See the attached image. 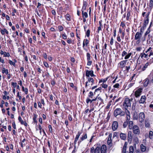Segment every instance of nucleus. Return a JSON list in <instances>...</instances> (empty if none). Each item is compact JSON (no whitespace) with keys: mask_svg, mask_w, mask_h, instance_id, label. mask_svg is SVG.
Masks as SVG:
<instances>
[{"mask_svg":"<svg viewBox=\"0 0 153 153\" xmlns=\"http://www.w3.org/2000/svg\"><path fill=\"white\" fill-rule=\"evenodd\" d=\"M149 52V56L150 57L152 55H153V51L152 50H151Z\"/></svg>","mask_w":153,"mask_h":153,"instance_id":"obj_57","label":"nucleus"},{"mask_svg":"<svg viewBox=\"0 0 153 153\" xmlns=\"http://www.w3.org/2000/svg\"><path fill=\"white\" fill-rule=\"evenodd\" d=\"M125 112L119 108H116L114 112V115L115 117H116L118 115H120V117H122L125 115Z\"/></svg>","mask_w":153,"mask_h":153,"instance_id":"obj_2","label":"nucleus"},{"mask_svg":"<svg viewBox=\"0 0 153 153\" xmlns=\"http://www.w3.org/2000/svg\"><path fill=\"white\" fill-rule=\"evenodd\" d=\"M65 18L67 20L70 21L71 20V17L70 15L68 14H67L65 16Z\"/></svg>","mask_w":153,"mask_h":153,"instance_id":"obj_28","label":"nucleus"},{"mask_svg":"<svg viewBox=\"0 0 153 153\" xmlns=\"http://www.w3.org/2000/svg\"><path fill=\"white\" fill-rule=\"evenodd\" d=\"M92 61L90 60H88V62H87V65L88 66H90L91 65V64L92 63Z\"/></svg>","mask_w":153,"mask_h":153,"instance_id":"obj_58","label":"nucleus"},{"mask_svg":"<svg viewBox=\"0 0 153 153\" xmlns=\"http://www.w3.org/2000/svg\"><path fill=\"white\" fill-rule=\"evenodd\" d=\"M138 116L137 112L136 111L134 112L133 114V119L136 120H137L138 119Z\"/></svg>","mask_w":153,"mask_h":153,"instance_id":"obj_25","label":"nucleus"},{"mask_svg":"<svg viewBox=\"0 0 153 153\" xmlns=\"http://www.w3.org/2000/svg\"><path fill=\"white\" fill-rule=\"evenodd\" d=\"M37 103L38 104V107H39L40 108H42V104H41V103L39 101V102H37Z\"/></svg>","mask_w":153,"mask_h":153,"instance_id":"obj_60","label":"nucleus"},{"mask_svg":"<svg viewBox=\"0 0 153 153\" xmlns=\"http://www.w3.org/2000/svg\"><path fill=\"white\" fill-rule=\"evenodd\" d=\"M128 125V121H127L126 122H125L123 124V128H126L127 126Z\"/></svg>","mask_w":153,"mask_h":153,"instance_id":"obj_44","label":"nucleus"},{"mask_svg":"<svg viewBox=\"0 0 153 153\" xmlns=\"http://www.w3.org/2000/svg\"><path fill=\"white\" fill-rule=\"evenodd\" d=\"M11 85L14 88H15L16 86L17 83L16 82H12Z\"/></svg>","mask_w":153,"mask_h":153,"instance_id":"obj_59","label":"nucleus"},{"mask_svg":"<svg viewBox=\"0 0 153 153\" xmlns=\"http://www.w3.org/2000/svg\"><path fill=\"white\" fill-rule=\"evenodd\" d=\"M127 145V142H125L124 144V145L123 147V152H125V151L126 150V148Z\"/></svg>","mask_w":153,"mask_h":153,"instance_id":"obj_32","label":"nucleus"},{"mask_svg":"<svg viewBox=\"0 0 153 153\" xmlns=\"http://www.w3.org/2000/svg\"><path fill=\"white\" fill-rule=\"evenodd\" d=\"M88 82H91V85H92L94 83V80L93 78L88 77V80L87 81L85 82V88H87L88 86L89 85V84H88Z\"/></svg>","mask_w":153,"mask_h":153,"instance_id":"obj_8","label":"nucleus"},{"mask_svg":"<svg viewBox=\"0 0 153 153\" xmlns=\"http://www.w3.org/2000/svg\"><path fill=\"white\" fill-rule=\"evenodd\" d=\"M130 10H128L127 11V14L126 19L127 20H128L131 18H130Z\"/></svg>","mask_w":153,"mask_h":153,"instance_id":"obj_27","label":"nucleus"},{"mask_svg":"<svg viewBox=\"0 0 153 153\" xmlns=\"http://www.w3.org/2000/svg\"><path fill=\"white\" fill-rule=\"evenodd\" d=\"M37 115L36 114H34L33 117V121L34 123H37V120H36V118H37Z\"/></svg>","mask_w":153,"mask_h":153,"instance_id":"obj_36","label":"nucleus"},{"mask_svg":"<svg viewBox=\"0 0 153 153\" xmlns=\"http://www.w3.org/2000/svg\"><path fill=\"white\" fill-rule=\"evenodd\" d=\"M142 49L141 47H137L136 48V50L137 51H140Z\"/></svg>","mask_w":153,"mask_h":153,"instance_id":"obj_61","label":"nucleus"},{"mask_svg":"<svg viewBox=\"0 0 153 153\" xmlns=\"http://www.w3.org/2000/svg\"><path fill=\"white\" fill-rule=\"evenodd\" d=\"M149 6L150 7H153V1H150Z\"/></svg>","mask_w":153,"mask_h":153,"instance_id":"obj_53","label":"nucleus"},{"mask_svg":"<svg viewBox=\"0 0 153 153\" xmlns=\"http://www.w3.org/2000/svg\"><path fill=\"white\" fill-rule=\"evenodd\" d=\"M118 126V123L117 121H114L113 122L112 125V129L113 131H115L116 130Z\"/></svg>","mask_w":153,"mask_h":153,"instance_id":"obj_9","label":"nucleus"},{"mask_svg":"<svg viewBox=\"0 0 153 153\" xmlns=\"http://www.w3.org/2000/svg\"><path fill=\"white\" fill-rule=\"evenodd\" d=\"M83 42H84V43L85 44V45H86V46H87L88 45L89 43V41L87 39H84Z\"/></svg>","mask_w":153,"mask_h":153,"instance_id":"obj_41","label":"nucleus"},{"mask_svg":"<svg viewBox=\"0 0 153 153\" xmlns=\"http://www.w3.org/2000/svg\"><path fill=\"white\" fill-rule=\"evenodd\" d=\"M120 137L122 140H125L126 138V134L121 133L120 134Z\"/></svg>","mask_w":153,"mask_h":153,"instance_id":"obj_21","label":"nucleus"},{"mask_svg":"<svg viewBox=\"0 0 153 153\" xmlns=\"http://www.w3.org/2000/svg\"><path fill=\"white\" fill-rule=\"evenodd\" d=\"M140 149L141 151L143 152H145L146 149V147L144 146L143 144L140 145Z\"/></svg>","mask_w":153,"mask_h":153,"instance_id":"obj_23","label":"nucleus"},{"mask_svg":"<svg viewBox=\"0 0 153 153\" xmlns=\"http://www.w3.org/2000/svg\"><path fill=\"white\" fill-rule=\"evenodd\" d=\"M87 134L86 133H84L83 134L82 136L80 138V139L78 142V144H80L82 141L87 139Z\"/></svg>","mask_w":153,"mask_h":153,"instance_id":"obj_10","label":"nucleus"},{"mask_svg":"<svg viewBox=\"0 0 153 153\" xmlns=\"http://www.w3.org/2000/svg\"><path fill=\"white\" fill-rule=\"evenodd\" d=\"M94 94V92L93 93L92 91H90L88 94V96L89 98H93Z\"/></svg>","mask_w":153,"mask_h":153,"instance_id":"obj_29","label":"nucleus"},{"mask_svg":"<svg viewBox=\"0 0 153 153\" xmlns=\"http://www.w3.org/2000/svg\"><path fill=\"white\" fill-rule=\"evenodd\" d=\"M22 90L23 91L25 92V94H28V90L27 88H25L24 87L22 86Z\"/></svg>","mask_w":153,"mask_h":153,"instance_id":"obj_34","label":"nucleus"},{"mask_svg":"<svg viewBox=\"0 0 153 153\" xmlns=\"http://www.w3.org/2000/svg\"><path fill=\"white\" fill-rule=\"evenodd\" d=\"M133 100L132 98L130 99L128 98H126L125 99V101L123 102V105L125 107V108L127 109L128 107L131 106V102Z\"/></svg>","mask_w":153,"mask_h":153,"instance_id":"obj_3","label":"nucleus"},{"mask_svg":"<svg viewBox=\"0 0 153 153\" xmlns=\"http://www.w3.org/2000/svg\"><path fill=\"white\" fill-rule=\"evenodd\" d=\"M85 44L84 43V42H83V49L86 51H88V49L86 48V46H85Z\"/></svg>","mask_w":153,"mask_h":153,"instance_id":"obj_48","label":"nucleus"},{"mask_svg":"<svg viewBox=\"0 0 153 153\" xmlns=\"http://www.w3.org/2000/svg\"><path fill=\"white\" fill-rule=\"evenodd\" d=\"M9 62L10 64V65H13V66H16V64H15V63H14V62H13L11 60H9Z\"/></svg>","mask_w":153,"mask_h":153,"instance_id":"obj_46","label":"nucleus"},{"mask_svg":"<svg viewBox=\"0 0 153 153\" xmlns=\"http://www.w3.org/2000/svg\"><path fill=\"white\" fill-rule=\"evenodd\" d=\"M149 137L151 139L153 138V132L152 131H150L149 132Z\"/></svg>","mask_w":153,"mask_h":153,"instance_id":"obj_33","label":"nucleus"},{"mask_svg":"<svg viewBox=\"0 0 153 153\" xmlns=\"http://www.w3.org/2000/svg\"><path fill=\"white\" fill-rule=\"evenodd\" d=\"M39 130H40V133L41 134H42V128L41 126V125L40 124L39 125Z\"/></svg>","mask_w":153,"mask_h":153,"instance_id":"obj_51","label":"nucleus"},{"mask_svg":"<svg viewBox=\"0 0 153 153\" xmlns=\"http://www.w3.org/2000/svg\"><path fill=\"white\" fill-rule=\"evenodd\" d=\"M58 29L59 31H63L64 28L62 25H59L58 27Z\"/></svg>","mask_w":153,"mask_h":153,"instance_id":"obj_39","label":"nucleus"},{"mask_svg":"<svg viewBox=\"0 0 153 153\" xmlns=\"http://www.w3.org/2000/svg\"><path fill=\"white\" fill-rule=\"evenodd\" d=\"M145 115L143 112H140L138 114V120L139 122L142 123L144 121Z\"/></svg>","mask_w":153,"mask_h":153,"instance_id":"obj_6","label":"nucleus"},{"mask_svg":"<svg viewBox=\"0 0 153 153\" xmlns=\"http://www.w3.org/2000/svg\"><path fill=\"white\" fill-rule=\"evenodd\" d=\"M142 31L141 30V31L137 32L136 33L134 39L136 40H137L136 42L137 44L139 43L140 39L142 36Z\"/></svg>","mask_w":153,"mask_h":153,"instance_id":"obj_4","label":"nucleus"},{"mask_svg":"<svg viewBox=\"0 0 153 153\" xmlns=\"http://www.w3.org/2000/svg\"><path fill=\"white\" fill-rule=\"evenodd\" d=\"M151 63L150 62H147L142 68V70L143 71H145L146 69L148 67V66Z\"/></svg>","mask_w":153,"mask_h":153,"instance_id":"obj_24","label":"nucleus"},{"mask_svg":"<svg viewBox=\"0 0 153 153\" xmlns=\"http://www.w3.org/2000/svg\"><path fill=\"white\" fill-rule=\"evenodd\" d=\"M133 133L135 134L139 135L140 133V130L139 127L137 125L134 126L132 128Z\"/></svg>","mask_w":153,"mask_h":153,"instance_id":"obj_7","label":"nucleus"},{"mask_svg":"<svg viewBox=\"0 0 153 153\" xmlns=\"http://www.w3.org/2000/svg\"><path fill=\"white\" fill-rule=\"evenodd\" d=\"M48 128L49 129V131L50 132L52 133L53 132L52 128L51 126V125L48 126Z\"/></svg>","mask_w":153,"mask_h":153,"instance_id":"obj_50","label":"nucleus"},{"mask_svg":"<svg viewBox=\"0 0 153 153\" xmlns=\"http://www.w3.org/2000/svg\"><path fill=\"white\" fill-rule=\"evenodd\" d=\"M132 63V61H129L128 65L125 66L126 68V72L128 73L129 72L131 68V66Z\"/></svg>","mask_w":153,"mask_h":153,"instance_id":"obj_14","label":"nucleus"},{"mask_svg":"<svg viewBox=\"0 0 153 153\" xmlns=\"http://www.w3.org/2000/svg\"><path fill=\"white\" fill-rule=\"evenodd\" d=\"M44 66L46 68H48L49 67V65L48 63L47 62H44Z\"/></svg>","mask_w":153,"mask_h":153,"instance_id":"obj_56","label":"nucleus"},{"mask_svg":"<svg viewBox=\"0 0 153 153\" xmlns=\"http://www.w3.org/2000/svg\"><path fill=\"white\" fill-rule=\"evenodd\" d=\"M149 14H148L146 16V19L144 20V22L143 23V27H146L147 25L149 23Z\"/></svg>","mask_w":153,"mask_h":153,"instance_id":"obj_12","label":"nucleus"},{"mask_svg":"<svg viewBox=\"0 0 153 153\" xmlns=\"http://www.w3.org/2000/svg\"><path fill=\"white\" fill-rule=\"evenodd\" d=\"M129 153H133L134 150V147L132 146H130L129 149Z\"/></svg>","mask_w":153,"mask_h":153,"instance_id":"obj_30","label":"nucleus"},{"mask_svg":"<svg viewBox=\"0 0 153 153\" xmlns=\"http://www.w3.org/2000/svg\"><path fill=\"white\" fill-rule=\"evenodd\" d=\"M128 127L130 130L132 129L134 127L133 122L132 121H128Z\"/></svg>","mask_w":153,"mask_h":153,"instance_id":"obj_15","label":"nucleus"},{"mask_svg":"<svg viewBox=\"0 0 153 153\" xmlns=\"http://www.w3.org/2000/svg\"><path fill=\"white\" fill-rule=\"evenodd\" d=\"M95 147H92L90 149V153H106V146L105 145H103L101 146L100 145H95Z\"/></svg>","mask_w":153,"mask_h":153,"instance_id":"obj_1","label":"nucleus"},{"mask_svg":"<svg viewBox=\"0 0 153 153\" xmlns=\"http://www.w3.org/2000/svg\"><path fill=\"white\" fill-rule=\"evenodd\" d=\"M82 133L81 131H79L78 132L77 134H76L75 137L79 139V137L80 136L81 134Z\"/></svg>","mask_w":153,"mask_h":153,"instance_id":"obj_42","label":"nucleus"},{"mask_svg":"<svg viewBox=\"0 0 153 153\" xmlns=\"http://www.w3.org/2000/svg\"><path fill=\"white\" fill-rule=\"evenodd\" d=\"M91 71L87 70L86 72V76L87 77H89V76L90 75Z\"/></svg>","mask_w":153,"mask_h":153,"instance_id":"obj_37","label":"nucleus"},{"mask_svg":"<svg viewBox=\"0 0 153 153\" xmlns=\"http://www.w3.org/2000/svg\"><path fill=\"white\" fill-rule=\"evenodd\" d=\"M108 79V77H107L105 79H102L99 80V83H105L107 81Z\"/></svg>","mask_w":153,"mask_h":153,"instance_id":"obj_26","label":"nucleus"},{"mask_svg":"<svg viewBox=\"0 0 153 153\" xmlns=\"http://www.w3.org/2000/svg\"><path fill=\"white\" fill-rule=\"evenodd\" d=\"M86 56L87 60H90L91 59L90 54L89 53H87L86 54Z\"/></svg>","mask_w":153,"mask_h":153,"instance_id":"obj_40","label":"nucleus"},{"mask_svg":"<svg viewBox=\"0 0 153 153\" xmlns=\"http://www.w3.org/2000/svg\"><path fill=\"white\" fill-rule=\"evenodd\" d=\"M132 132L131 131H129L128 133V141H131Z\"/></svg>","mask_w":153,"mask_h":153,"instance_id":"obj_22","label":"nucleus"},{"mask_svg":"<svg viewBox=\"0 0 153 153\" xmlns=\"http://www.w3.org/2000/svg\"><path fill=\"white\" fill-rule=\"evenodd\" d=\"M149 82V79L148 78L146 79L143 81V85L145 87L147 86Z\"/></svg>","mask_w":153,"mask_h":153,"instance_id":"obj_16","label":"nucleus"},{"mask_svg":"<svg viewBox=\"0 0 153 153\" xmlns=\"http://www.w3.org/2000/svg\"><path fill=\"white\" fill-rule=\"evenodd\" d=\"M90 30L88 29V30L86 32V35L88 37H89L90 36Z\"/></svg>","mask_w":153,"mask_h":153,"instance_id":"obj_43","label":"nucleus"},{"mask_svg":"<svg viewBox=\"0 0 153 153\" xmlns=\"http://www.w3.org/2000/svg\"><path fill=\"white\" fill-rule=\"evenodd\" d=\"M40 102L41 104H42L43 106L45 105V104L43 99L41 98L40 100Z\"/></svg>","mask_w":153,"mask_h":153,"instance_id":"obj_52","label":"nucleus"},{"mask_svg":"<svg viewBox=\"0 0 153 153\" xmlns=\"http://www.w3.org/2000/svg\"><path fill=\"white\" fill-rule=\"evenodd\" d=\"M127 54V52L126 51H124L122 53V57H123L124 56H126V54Z\"/></svg>","mask_w":153,"mask_h":153,"instance_id":"obj_45","label":"nucleus"},{"mask_svg":"<svg viewBox=\"0 0 153 153\" xmlns=\"http://www.w3.org/2000/svg\"><path fill=\"white\" fill-rule=\"evenodd\" d=\"M101 87H100L96 89L95 90V91H94V94H95V93H96V92H97V91H100V90H101Z\"/></svg>","mask_w":153,"mask_h":153,"instance_id":"obj_54","label":"nucleus"},{"mask_svg":"<svg viewBox=\"0 0 153 153\" xmlns=\"http://www.w3.org/2000/svg\"><path fill=\"white\" fill-rule=\"evenodd\" d=\"M101 85L102 86V88H103L105 89H107L108 87V85L105 83H102Z\"/></svg>","mask_w":153,"mask_h":153,"instance_id":"obj_38","label":"nucleus"},{"mask_svg":"<svg viewBox=\"0 0 153 153\" xmlns=\"http://www.w3.org/2000/svg\"><path fill=\"white\" fill-rule=\"evenodd\" d=\"M1 33L2 35H4L5 34V33L7 34L8 35L9 34V32L7 29L5 28H4L3 29L1 30Z\"/></svg>","mask_w":153,"mask_h":153,"instance_id":"obj_20","label":"nucleus"},{"mask_svg":"<svg viewBox=\"0 0 153 153\" xmlns=\"http://www.w3.org/2000/svg\"><path fill=\"white\" fill-rule=\"evenodd\" d=\"M150 27L148 28L146 32L145 33L144 35V38L143 39L142 41H144L146 39V36L147 35H148L149 33H150Z\"/></svg>","mask_w":153,"mask_h":153,"instance_id":"obj_17","label":"nucleus"},{"mask_svg":"<svg viewBox=\"0 0 153 153\" xmlns=\"http://www.w3.org/2000/svg\"><path fill=\"white\" fill-rule=\"evenodd\" d=\"M98 100L101 101V103L103 102V100L100 97H97Z\"/></svg>","mask_w":153,"mask_h":153,"instance_id":"obj_63","label":"nucleus"},{"mask_svg":"<svg viewBox=\"0 0 153 153\" xmlns=\"http://www.w3.org/2000/svg\"><path fill=\"white\" fill-rule=\"evenodd\" d=\"M119 84L117 83L114 85L113 87L114 88H119Z\"/></svg>","mask_w":153,"mask_h":153,"instance_id":"obj_49","label":"nucleus"},{"mask_svg":"<svg viewBox=\"0 0 153 153\" xmlns=\"http://www.w3.org/2000/svg\"><path fill=\"white\" fill-rule=\"evenodd\" d=\"M83 17L87 18L88 17V15L86 12H84V11L82 10Z\"/></svg>","mask_w":153,"mask_h":153,"instance_id":"obj_35","label":"nucleus"},{"mask_svg":"<svg viewBox=\"0 0 153 153\" xmlns=\"http://www.w3.org/2000/svg\"><path fill=\"white\" fill-rule=\"evenodd\" d=\"M10 56V55L9 53H6L5 52H4V57H9Z\"/></svg>","mask_w":153,"mask_h":153,"instance_id":"obj_47","label":"nucleus"},{"mask_svg":"<svg viewBox=\"0 0 153 153\" xmlns=\"http://www.w3.org/2000/svg\"><path fill=\"white\" fill-rule=\"evenodd\" d=\"M62 36L63 39H67V36L65 34H63L62 35Z\"/></svg>","mask_w":153,"mask_h":153,"instance_id":"obj_62","label":"nucleus"},{"mask_svg":"<svg viewBox=\"0 0 153 153\" xmlns=\"http://www.w3.org/2000/svg\"><path fill=\"white\" fill-rule=\"evenodd\" d=\"M68 119L70 121H71L72 120L71 116L69 114L68 117Z\"/></svg>","mask_w":153,"mask_h":153,"instance_id":"obj_64","label":"nucleus"},{"mask_svg":"<svg viewBox=\"0 0 153 153\" xmlns=\"http://www.w3.org/2000/svg\"><path fill=\"white\" fill-rule=\"evenodd\" d=\"M51 13L54 16H56V11L55 10L53 9L52 10Z\"/></svg>","mask_w":153,"mask_h":153,"instance_id":"obj_55","label":"nucleus"},{"mask_svg":"<svg viewBox=\"0 0 153 153\" xmlns=\"http://www.w3.org/2000/svg\"><path fill=\"white\" fill-rule=\"evenodd\" d=\"M131 54L132 53H127L125 56L124 57V59L126 60H127V59H128L131 55Z\"/></svg>","mask_w":153,"mask_h":153,"instance_id":"obj_31","label":"nucleus"},{"mask_svg":"<svg viewBox=\"0 0 153 153\" xmlns=\"http://www.w3.org/2000/svg\"><path fill=\"white\" fill-rule=\"evenodd\" d=\"M146 100V97L145 96H143L141 97L140 100L139 101L140 103H144Z\"/></svg>","mask_w":153,"mask_h":153,"instance_id":"obj_19","label":"nucleus"},{"mask_svg":"<svg viewBox=\"0 0 153 153\" xmlns=\"http://www.w3.org/2000/svg\"><path fill=\"white\" fill-rule=\"evenodd\" d=\"M18 120L20 122L21 124L24 125L25 126H27V124L26 121H23L21 116H19L18 117Z\"/></svg>","mask_w":153,"mask_h":153,"instance_id":"obj_13","label":"nucleus"},{"mask_svg":"<svg viewBox=\"0 0 153 153\" xmlns=\"http://www.w3.org/2000/svg\"><path fill=\"white\" fill-rule=\"evenodd\" d=\"M142 89L141 88H139L137 90L135 93V96L136 97H138L141 94Z\"/></svg>","mask_w":153,"mask_h":153,"instance_id":"obj_11","label":"nucleus"},{"mask_svg":"<svg viewBox=\"0 0 153 153\" xmlns=\"http://www.w3.org/2000/svg\"><path fill=\"white\" fill-rule=\"evenodd\" d=\"M145 126L147 128L150 127V123L148 119L146 118L145 120Z\"/></svg>","mask_w":153,"mask_h":153,"instance_id":"obj_18","label":"nucleus"},{"mask_svg":"<svg viewBox=\"0 0 153 153\" xmlns=\"http://www.w3.org/2000/svg\"><path fill=\"white\" fill-rule=\"evenodd\" d=\"M129 63V61L127 60H122L118 64V67L122 69L125 67L126 63H127V65H128Z\"/></svg>","mask_w":153,"mask_h":153,"instance_id":"obj_5","label":"nucleus"}]
</instances>
